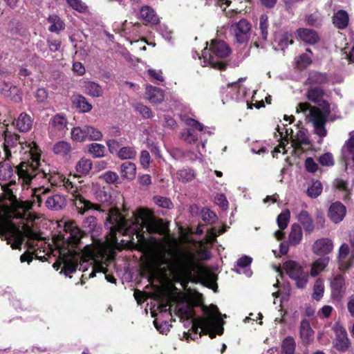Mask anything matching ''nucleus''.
Here are the masks:
<instances>
[{"label": "nucleus", "mask_w": 354, "mask_h": 354, "mask_svg": "<svg viewBox=\"0 0 354 354\" xmlns=\"http://www.w3.org/2000/svg\"><path fill=\"white\" fill-rule=\"evenodd\" d=\"M4 160H9L12 153H19L24 156L23 161L17 167L19 182L22 187H28L32 180L39 178L47 177L44 169L46 165L40 161V150L35 142H23L19 140V136L8 130L3 132Z\"/></svg>", "instance_id": "f257e3e1"}, {"label": "nucleus", "mask_w": 354, "mask_h": 354, "mask_svg": "<svg viewBox=\"0 0 354 354\" xmlns=\"http://www.w3.org/2000/svg\"><path fill=\"white\" fill-rule=\"evenodd\" d=\"M63 185L73 196V204L78 214L83 215L86 212H91L92 216L95 219L105 218V221H128L126 220L127 208L124 203L122 205V209L114 206L106 212L102 209L100 205L85 199L82 196L81 190L75 187L69 179L64 178Z\"/></svg>", "instance_id": "f03ea898"}, {"label": "nucleus", "mask_w": 354, "mask_h": 354, "mask_svg": "<svg viewBox=\"0 0 354 354\" xmlns=\"http://www.w3.org/2000/svg\"><path fill=\"white\" fill-rule=\"evenodd\" d=\"M0 223V238L6 240L7 243L11 245L14 250H20L21 245L26 239H28L26 243L28 249L35 248L31 241H41L44 238L41 233L37 231L39 227L37 223Z\"/></svg>", "instance_id": "7ed1b4c3"}, {"label": "nucleus", "mask_w": 354, "mask_h": 354, "mask_svg": "<svg viewBox=\"0 0 354 354\" xmlns=\"http://www.w3.org/2000/svg\"><path fill=\"white\" fill-rule=\"evenodd\" d=\"M188 127L180 133V138L183 140L189 145L196 147L195 150H188L184 153V158L188 160H201L203 153L205 151L206 140H203L199 133H207L211 134L210 131L205 129L203 125L193 118H187L185 121Z\"/></svg>", "instance_id": "20e7f679"}, {"label": "nucleus", "mask_w": 354, "mask_h": 354, "mask_svg": "<svg viewBox=\"0 0 354 354\" xmlns=\"http://www.w3.org/2000/svg\"><path fill=\"white\" fill-rule=\"evenodd\" d=\"M324 112H322L319 109L313 107L306 102H300L296 107V113H302L306 122L313 124L315 133L320 138L319 142L327 135L325 124L327 114L330 109L328 105L324 107Z\"/></svg>", "instance_id": "39448f33"}, {"label": "nucleus", "mask_w": 354, "mask_h": 354, "mask_svg": "<svg viewBox=\"0 0 354 354\" xmlns=\"http://www.w3.org/2000/svg\"><path fill=\"white\" fill-rule=\"evenodd\" d=\"M231 50L223 41H212L209 49L206 46L202 53L203 66H210L218 69H225V59L230 55Z\"/></svg>", "instance_id": "423d86ee"}, {"label": "nucleus", "mask_w": 354, "mask_h": 354, "mask_svg": "<svg viewBox=\"0 0 354 354\" xmlns=\"http://www.w3.org/2000/svg\"><path fill=\"white\" fill-rule=\"evenodd\" d=\"M277 127V131L279 133L280 139L283 138L288 140H291V147L295 149L304 150L305 148H309L310 142L307 134V130L300 127L298 125L295 126V129H288L286 125L282 124Z\"/></svg>", "instance_id": "0eeeda50"}, {"label": "nucleus", "mask_w": 354, "mask_h": 354, "mask_svg": "<svg viewBox=\"0 0 354 354\" xmlns=\"http://www.w3.org/2000/svg\"><path fill=\"white\" fill-rule=\"evenodd\" d=\"M47 174H48L47 177H43L42 178H47L48 180H49L50 174L48 173H47ZM40 178H37V180L40 179ZM36 180H37V179L34 180L33 181H36ZM33 181L32 182V183L30 185V186L28 187H27L26 186L25 187H23V189H25V188L28 189V188L31 187V193L34 197V199H33L34 202L35 201V198L37 199V203L39 204H40L42 202V201L45 199V204H46V207L48 209H54V210L60 209L66 205V199L62 195L55 194V195L48 196L46 198H45V194L48 192V189L46 188H44L43 187H38V188H32L31 187V185L33 183Z\"/></svg>", "instance_id": "6e6552de"}, {"label": "nucleus", "mask_w": 354, "mask_h": 354, "mask_svg": "<svg viewBox=\"0 0 354 354\" xmlns=\"http://www.w3.org/2000/svg\"><path fill=\"white\" fill-rule=\"evenodd\" d=\"M41 214H36L23 206L9 207L0 205V221H11V219H23L25 221H35L41 219Z\"/></svg>", "instance_id": "1a4fd4ad"}, {"label": "nucleus", "mask_w": 354, "mask_h": 354, "mask_svg": "<svg viewBox=\"0 0 354 354\" xmlns=\"http://www.w3.org/2000/svg\"><path fill=\"white\" fill-rule=\"evenodd\" d=\"M202 310L206 316L194 319L189 330L194 337H199V328H201V331H203L205 328L214 326L216 322V317L220 314L218 307L214 304H210L208 307L203 306Z\"/></svg>", "instance_id": "9d476101"}, {"label": "nucleus", "mask_w": 354, "mask_h": 354, "mask_svg": "<svg viewBox=\"0 0 354 354\" xmlns=\"http://www.w3.org/2000/svg\"><path fill=\"white\" fill-rule=\"evenodd\" d=\"M71 139L77 142L86 140L100 141L103 138L102 132L94 126L86 124L83 127H75L71 131Z\"/></svg>", "instance_id": "9b49d317"}, {"label": "nucleus", "mask_w": 354, "mask_h": 354, "mask_svg": "<svg viewBox=\"0 0 354 354\" xmlns=\"http://www.w3.org/2000/svg\"><path fill=\"white\" fill-rule=\"evenodd\" d=\"M62 223L65 234H58L57 241H62L63 244H66L68 248L71 246L73 249L77 248L84 235L83 231L80 228L73 226L75 223L64 222Z\"/></svg>", "instance_id": "f8f14e48"}, {"label": "nucleus", "mask_w": 354, "mask_h": 354, "mask_svg": "<svg viewBox=\"0 0 354 354\" xmlns=\"http://www.w3.org/2000/svg\"><path fill=\"white\" fill-rule=\"evenodd\" d=\"M283 268L289 277L295 281L297 288H305L308 279V272L304 271L302 266L295 261L289 260L283 263Z\"/></svg>", "instance_id": "ddd939ff"}, {"label": "nucleus", "mask_w": 354, "mask_h": 354, "mask_svg": "<svg viewBox=\"0 0 354 354\" xmlns=\"http://www.w3.org/2000/svg\"><path fill=\"white\" fill-rule=\"evenodd\" d=\"M250 24L246 19H242L231 24L230 32L236 43L244 44L250 39Z\"/></svg>", "instance_id": "4468645a"}, {"label": "nucleus", "mask_w": 354, "mask_h": 354, "mask_svg": "<svg viewBox=\"0 0 354 354\" xmlns=\"http://www.w3.org/2000/svg\"><path fill=\"white\" fill-rule=\"evenodd\" d=\"M331 297L334 300L340 301L346 291V283L344 274H337L330 280Z\"/></svg>", "instance_id": "2eb2a0df"}, {"label": "nucleus", "mask_w": 354, "mask_h": 354, "mask_svg": "<svg viewBox=\"0 0 354 354\" xmlns=\"http://www.w3.org/2000/svg\"><path fill=\"white\" fill-rule=\"evenodd\" d=\"M67 119L62 114H57L50 118L48 124V132L50 137L63 134L67 129Z\"/></svg>", "instance_id": "dca6fc26"}, {"label": "nucleus", "mask_w": 354, "mask_h": 354, "mask_svg": "<svg viewBox=\"0 0 354 354\" xmlns=\"http://www.w3.org/2000/svg\"><path fill=\"white\" fill-rule=\"evenodd\" d=\"M144 97L151 104H158L164 101L165 93L164 91L160 88L147 84Z\"/></svg>", "instance_id": "f3484780"}, {"label": "nucleus", "mask_w": 354, "mask_h": 354, "mask_svg": "<svg viewBox=\"0 0 354 354\" xmlns=\"http://www.w3.org/2000/svg\"><path fill=\"white\" fill-rule=\"evenodd\" d=\"M268 17L265 15H263L260 17L259 19V31L260 35L257 37V39L254 41L253 44L257 48H264L266 44L267 39H268Z\"/></svg>", "instance_id": "a211bd4d"}, {"label": "nucleus", "mask_w": 354, "mask_h": 354, "mask_svg": "<svg viewBox=\"0 0 354 354\" xmlns=\"http://www.w3.org/2000/svg\"><path fill=\"white\" fill-rule=\"evenodd\" d=\"M336 337L334 342L335 348L339 351H346L350 346L346 329L342 326L337 327L335 330Z\"/></svg>", "instance_id": "6ab92c4d"}, {"label": "nucleus", "mask_w": 354, "mask_h": 354, "mask_svg": "<svg viewBox=\"0 0 354 354\" xmlns=\"http://www.w3.org/2000/svg\"><path fill=\"white\" fill-rule=\"evenodd\" d=\"M333 243L328 238H322L317 240L313 245V251L317 255H326L332 252Z\"/></svg>", "instance_id": "aec40b11"}, {"label": "nucleus", "mask_w": 354, "mask_h": 354, "mask_svg": "<svg viewBox=\"0 0 354 354\" xmlns=\"http://www.w3.org/2000/svg\"><path fill=\"white\" fill-rule=\"evenodd\" d=\"M346 214V207L339 201L333 203L328 208V217L333 221H342Z\"/></svg>", "instance_id": "412c9836"}, {"label": "nucleus", "mask_w": 354, "mask_h": 354, "mask_svg": "<svg viewBox=\"0 0 354 354\" xmlns=\"http://www.w3.org/2000/svg\"><path fill=\"white\" fill-rule=\"evenodd\" d=\"M1 92L6 97L15 102H20L22 100L19 88L9 82H3L1 86Z\"/></svg>", "instance_id": "4be33fe9"}, {"label": "nucleus", "mask_w": 354, "mask_h": 354, "mask_svg": "<svg viewBox=\"0 0 354 354\" xmlns=\"http://www.w3.org/2000/svg\"><path fill=\"white\" fill-rule=\"evenodd\" d=\"M82 89L85 94L92 97H102L104 93L102 86L98 83L92 81H84Z\"/></svg>", "instance_id": "5701e85b"}, {"label": "nucleus", "mask_w": 354, "mask_h": 354, "mask_svg": "<svg viewBox=\"0 0 354 354\" xmlns=\"http://www.w3.org/2000/svg\"><path fill=\"white\" fill-rule=\"evenodd\" d=\"M93 196L95 199L99 203L107 205L113 203L111 191L105 187L95 189L93 190Z\"/></svg>", "instance_id": "b1692460"}, {"label": "nucleus", "mask_w": 354, "mask_h": 354, "mask_svg": "<svg viewBox=\"0 0 354 354\" xmlns=\"http://www.w3.org/2000/svg\"><path fill=\"white\" fill-rule=\"evenodd\" d=\"M135 221H163L162 219L156 220L153 212L147 208L139 207L133 212Z\"/></svg>", "instance_id": "393cba45"}, {"label": "nucleus", "mask_w": 354, "mask_h": 354, "mask_svg": "<svg viewBox=\"0 0 354 354\" xmlns=\"http://www.w3.org/2000/svg\"><path fill=\"white\" fill-rule=\"evenodd\" d=\"M189 209L192 216L199 214L203 221H215L216 218V214L207 207H204L199 211V207L196 205H192Z\"/></svg>", "instance_id": "a878e982"}, {"label": "nucleus", "mask_w": 354, "mask_h": 354, "mask_svg": "<svg viewBox=\"0 0 354 354\" xmlns=\"http://www.w3.org/2000/svg\"><path fill=\"white\" fill-rule=\"evenodd\" d=\"M33 120L26 113H21L15 120V126L21 132L29 131L32 126Z\"/></svg>", "instance_id": "bb28decb"}, {"label": "nucleus", "mask_w": 354, "mask_h": 354, "mask_svg": "<svg viewBox=\"0 0 354 354\" xmlns=\"http://www.w3.org/2000/svg\"><path fill=\"white\" fill-rule=\"evenodd\" d=\"M141 18L147 24L156 25L159 23V17L155 11L149 6H145L141 8L140 11Z\"/></svg>", "instance_id": "cd10ccee"}, {"label": "nucleus", "mask_w": 354, "mask_h": 354, "mask_svg": "<svg viewBox=\"0 0 354 354\" xmlns=\"http://www.w3.org/2000/svg\"><path fill=\"white\" fill-rule=\"evenodd\" d=\"M300 337L302 342L309 343L313 339L314 331L310 326V322L307 319H302L299 327Z\"/></svg>", "instance_id": "c85d7f7f"}, {"label": "nucleus", "mask_w": 354, "mask_h": 354, "mask_svg": "<svg viewBox=\"0 0 354 354\" xmlns=\"http://www.w3.org/2000/svg\"><path fill=\"white\" fill-rule=\"evenodd\" d=\"M176 266L182 270L191 271L194 266V255L190 252L183 253Z\"/></svg>", "instance_id": "c756f323"}, {"label": "nucleus", "mask_w": 354, "mask_h": 354, "mask_svg": "<svg viewBox=\"0 0 354 354\" xmlns=\"http://www.w3.org/2000/svg\"><path fill=\"white\" fill-rule=\"evenodd\" d=\"M120 174L123 178L132 180L136 175V166L133 162H125L120 166Z\"/></svg>", "instance_id": "7c9ffc66"}, {"label": "nucleus", "mask_w": 354, "mask_h": 354, "mask_svg": "<svg viewBox=\"0 0 354 354\" xmlns=\"http://www.w3.org/2000/svg\"><path fill=\"white\" fill-rule=\"evenodd\" d=\"M299 37L306 44H313L318 41L319 37L316 32L308 28H301L297 30Z\"/></svg>", "instance_id": "2f4dec72"}, {"label": "nucleus", "mask_w": 354, "mask_h": 354, "mask_svg": "<svg viewBox=\"0 0 354 354\" xmlns=\"http://www.w3.org/2000/svg\"><path fill=\"white\" fill-rule=\"evenodd\" d=\"M245 80V77L239 78L238 82H232L229 84L228 89H230V92L231 91H236L235 96H232V99H235L236 100H241L245 97L246 89L245 87L241 86V83Z\"/></svg>", "instance_id": "473e14b6"}, {"label": "nucleus", "mask_w": 354, "mask_h": 354, "mask_svg": "<svg viewBox=\"0 0 354 354\" xmlns=\"http://www.w3.org/2000/svg\"><path fill=\"white\" fill-rule=\"evenodd\" d=\"M348 15L343 10H338L333 16V24L339 29L345 28L348 24Z\"/></svg>", "instance_id": "72a5a7b5"}, {"label": "nucleus", "mask_w": 354, "mask_h": 354, "mask_svg": "<svg viewBox=\"0 0 354 354\" xmlns=\"http://www.w3.org/2000/svg\"><path fill=\"white\" fill-rule=\"evenodd\" d=\"M292 43L291 34L288 32L280 33L275 36L274 45H277L278 49L283 50L287 48L289 44Z\"/></svg>", "instance_id": "f704fd0d"}, {"label": "nucleus", "mask_w": 354, "mask_h": 354, "mask_svg": "<svg viewBox=\"0 0 354 354\" xmlns=\"http://www.w3.org/2000/svg\"><path fill=\"white\" fill-rule=\"evenodd\" d=\"M302 239L301 227L298 223H294L291 227V231L289 234V243L292 245H296Z\"/></svg>", "instance_id": "c9c22d12"}, {"label": "nucleus", "mask_w": 354, "mask_h": 354, "mask_svg": "<svg viewBox=\"0 0 354 354\" xmlns=\"http://www.w3.org/2000/svg\"><path fill=\"white\" fill-rule=\"evenodd\" d=\"M324 95L325 93L321 88L315 87L308 89L306 96L310 101L320 104L321 102L325 103L324 100Z\"/></svg>", "instance_id": "e433bc0d"}, {"label": "nucleus", "mask_w": 354, "mask_h": 354, "mask_svg": "<svg viewBox=\"0 0 354 354\" xmlns=\"http://www.w3.org/2000/svg\"><path fill=\"white\" fill-rule=\"evenodd\" d=\"M71 144L64 140L57 142L53 147L54 153L62 157L67 156L71 152Z\"/></svg>", "instance_id": "4c0bfd02"}, {"label": "nucleus", "mask_w": 354, "mask_h": 354, "mask_svg": "<svg viewBox=\"0 0 354 354\" xmlns=\"http://www.w3.org/2000/svg\"><path fill=\"white\" fill-rule=\"evenodd\" d=\"M330 259L328 257H323L317 259L312 266L310 274L312 276L315 277L319 274L320 272L328 264Z\"/></svg>", "instance_id": "58836bf2"}, {"label": "nucleus", "mask_w": 354, "mask_h": 354, "mask_svg": "<svg viewBox=\"0 0 354 354\" xmlns=\"http://www.w3.org/2000/svg\"><path fill=\"white\" fill-rule=\"evenodd\" d=\"M74 105L82 113L89 112L92 109V104H90L86 98L82 95H78L74 97L73 101Z\"/></svg>", "instance_id": "ea45409f"}, {"label": "nucleus", "mask_w": 354, "mask_h": 354, "mask_svg": "<svg viewBox=\"0 0 354 354\" xmlns=\"http://www.w3.org/2000/svg\"><path fill=\"white\" fill-rule=\"evenodd\" d=\"M137 151L134 147L126 146L121 147L117 151L118 157L121 160L134 159L136 157Z\"/></svg>", "instance_id": "a19ab883"}, {"label": "nucleus", "mask_w": 354, "mask_h": 354, "mask_svg": "<svg viewBox=\"0 0 354 354\" xmlns=\"http://www.w3.org/2000/svg\"><path fill=\"white\" fill-rule=\"evenodd\" d=\"M92 167V161L90 159L82 158L76 164L75 169L77 173L86 175L91 171Z\"/></svg>", "instance_id": "79ce46f5"}, {"label": "nucleus", "mask_w": 354, "mask_h": 354, "mask_svg": "<svg viewBox=\"0 0 354 354\" xmlns=\"http://www.w3.org/2000/svg\"><path fill=\"white\" fill-rule=\"evenodd\" d=\"M48 21L50 24L48 28L50 32H59L64 29L65 24L58 16L55 15H50Z\"/></svg>", "instance_id": "37998d69"}, {"label": "nucleus", "mask_w": 354, "mask_h": 354, "mask_svg": "<svg viewBox=\"0 0 354 354\" xmlns=\"http://www.w3.org/2000/svg\"><path fill=\"white\" fill-rule=\"evenodd\" d=\"M88 152L93 157V158H102L104 156V153L106 151L105 146L99 144L97 142H93L87 146Z\"/></svg>", "instance_id": "c03bdc74"}, {"label": "nucleus", "mask_w": 354, "mask_h": 354, "mask_svg": "<svg viewBox=\"0 0 354 354\" xmlns=\"http://www.w3.org/2000/svg\"><path fill=\"white\" fill-rule=\"evenodd\" d=\"M349 252H350V248L346 243H343L339 249V255H338L339 265V268L342 269L346 270V269H348V268L350 267L349 263H346L344 264L343 262L345 260V259L347 257V256L348 255Z\"/></svg>", "instance_id": "a18cd8bd"}, {"label": "nucleus", "mask_w": 354, "mask_h": 354, "mask_svg": "<svg viewBox=\"0 0 354 354\" xmlns=\"http://www.w3.org/2000/svg\"><path fill=\"white\" fill-rule=\"evenodd\" d=\"M111 224H120V225H118V228L119 229H124V232L123 233V235H126L127 234V227L130 226V224H133V225H136V226H138L140 225V227H148V225L149 226L150 225H157V224H161L162 225L163 227L165 228H167L169 227V223H126V222H124V223H111Z\"/></svg>", "instance_id": "49530a36"}, {"label": "nucleus", "mask_w": 354, "mask_h": 354, "mask_svg": "<svg viewBox=\"0 0 354 354\" xmlns=\"http://www.w3.org/2000/svg\"><path fill=\"white\" fill-rule=\"evenodd\" d=\"M77 266V262L75 260L64 259L61 273L68 276L76 271Z\"/></svg>", "instance_id": "de8ad7c7"}, {"label": "nucleus", "mask_w": 354, "mask_h": 354, "mask_svg": "<svg viewBox=\"0 0 354 354\" xmlns=\"http://www.w3.org/2000/svg\"><path fill=\"white\" fill-rule=\"evenodd\" d=\"M283 354H294L295 350V342L293 337L288 336L286 337L281 346Z\"/></svg>", "instance_id": "09e8293b"}, {"label": "nucleus", "mask_w": 354, "mask_h": 354, "mask_svg": "<svg viewBox=\"0 0 354 354\" xmlns=\"http://www.w3.org/2000/svg\"><path fill=\"white\" fill-rule=\"evenodd\" d=\"M176 176L178 179L183 183L192 181L195 177L194 172L190 169H180L178 171Z\"/></svg>", "instance_id": "8fccbe9b"}, {"label": "nucleus", "mask_w": 354, "mask_h": 354, "mask_svg": "<svg viewBox=\"0 0 354 354\" xmlns=\"http://www.w3.org/2000/svg\"><path fill=\"white\" fill-rule=\"evenodd\" d=\"M153 201L156 205L162 208L171 209L174 207L171 201L167 197L156 196L153 198Z\"/></svg>", "instance_id": "3c124183"}, {"label": "nucleus", "mask_w": 354, "mask_h": 354, "mask_svg": "<svg viewBox=\"0 0 354 354\" xmlns=\"http://www.w3.org/2000/svg\"><path fill=\"white\" fill-rule=\"evenodd\" d=\"M133 107H134L135 111H137L138 113H139L142 116L143 118L149 119V118H152V116H153L152 111L147 106L144 105L140 103H138V104H136Z\"/></svg>", "instance_id": "603ef678"}, {"label": "nucleus", "mask_w": 354, "mask_h": 354, "mask_svg": "<svg viewBox=\"0 0 354 354\" xmlns=\"http://www.w3.org/2000/svg\"><path fill=\"white\" fill-rule=\"evenodd\" d=\"M322 192V183L317 180L312 183V185L308 188L307 193L311 198H316L321 194Z\"/></svg>", "instance_id": "864d4df0"}, {"label": "nucleus", "mask_w": 354, "mask_h": 354, "mask_svg": "<svg viewBox=\"0 0 354 354\" xmlns=\"http://www.w3.org/2000/svg\"><path fill=\"white\" fill-rule=\"evenodd\" d=\"M275 136H276V138L278 140V141H280V143L272 151V156H273V157L277 158L278 153H284L286 151V145L288 144V140L286 138H283L280 139L279 133H278V135H277L275 133Z\"/></svg>", "instance_id": "5fc2aeb1"}, {"label": "nucleus", "mask_w": 354, "mask_h": 354, "mask_svg": "<svg viewBox=\"0 0 354 354\" xmlns=\"http://www.w3.org/2000/svg\"><path fill=\"white\" fill-rule=\"evenodd\" d=\"M66 1L73 9L80 12H86L87 11L86 5L81 0H66Z\"/></svg>", "instance_id": "6e6d98bb"}, {"label": "nucleus", "mask_w": 354, "mask_h": 354, "mask_svg": "<svg viewBox=\"0 0 354 354\" xmlns=\"http://www.w3.org/2000/svg\"><path fill=\"white\" fill-rule=\"evenodd\" d=\"M214 201L223 210H226L228 208L229 203L223 194H216L214 196Z\"/></svg>", "instance_id": "4d7b16f0"}, {"label": "nucleus", "mask_w": 354, "mask_h": 354, "mask_svg": "<svg viewBox=\"0 0 354 354\" xmlns=\"http://www.w3.org/2000/svg\"><path fill=\"white\" fill-rule=\"evenodd\" d=\"M312 62L311 58L307 54L301 55L296 60L297 67L299 68H305Z\"/></svg>", "instance_id": "13d9d810"}, {"label": "nucleus", "mask_w": 354, "mask_h": 354, "mask_svg": "<svg viewBox=\"0 0 354 354\" xmlns=\"http://www.w3.org/2000/svg\"><path fill=\"white\" fill-rule=\"evenodd\" d=\"M100 178L109 184L116 183L119 179L118 175L112 171H106L100 176Z\"/></svg>", "instance_id": "bf43d9fd"}, {"label": "nucleus", "mask_w": 354, "mask_h": 354, "mask_svg": "<svg viewBox=\"0 0 354 354\" xmlns=\"http://www.w3.org/2000/svg\"><path fill=\"white\" fill-rule=\"evenodd\" d=\"M313 290V299L317 301L319 300L322 297L324 290L322 282L319 280H317L314 284Z\"/></svg>", "instance_id": "052dcab7"}, {"label": "nucleus", "mask_w": 354, "mask_h": 354, "mask_svg": "<svg viewBox=\"0 0 354 354\" xmlns=\"http://www.w3.org/2000/svg\"><path fill=\"white\" fill-rule=\"evenodd\" d=\"M319 162L322 166H333L334 165L333 157L331 153H326L319 157Z\"/></svg>", "instance_id": "680f3d73"}, {"label": "nucleus", "mask_w": 354, "mask_h": 354, "mask_svg": "<svg viewBox=\"0 0 354 354\" xmlns=\"http://www.w3.org/2000/svg\"><path fill=\"white\" fill-rule=\"evenodd\" d=\"M346 149L348 157L350 158L354 162V131L351 133L350 138L346 142Z\"/></svg>", "instance_id": "e2e57ef3"}, {"label": "nucleus", "mask_w": 354, "mask_h": 354, "mask_svg": "<svg viewBox=\"0 0 354 354\" xmlns=\"http://www.w3.org/2000/svg\"><path fill=\"white\" fill-rule=\"evenodd\" d=\"M150 162L151 156L149 153L146 150L142 151L140 156V163L141 166L144 169H147L150 165Z\"/></svg>", "instance_id": "0e129e2a"}, {"label": "nucleus", "mask_w": 354, "mask_h": 354, "mask_svg": "<svg viewBox=\"0 0 354 354\" xmlns=\"http://www.w3.org/2000/svg\"><path fill=\"white\" fill-rule=\"evenodd\" d=\"M326 77L324 74L314 72L311 73L309 76V80L312 83L321 84L326 81Z\"/></svg>", "instance_id": "69168bd1"}, {"label": "nucleus", "mask_w": 354, "mask_h": 354, "mask_svg": "<svg viewBox=\"0 0 354 354\" xmlns=\"http://www.w3.org/2000/svg\"><path fill=\"white\" fill-rule=\"evenodd\" d=\"M158 31L162 35V37L167 41H170L172 38V31L169 29V28L165 25H160L158 28Z\"/></svg>", "instance_id": "338daca9"}, {"label": "nucleus", "mask_w": 354, "mask_h": 354, "mask_svg": "<svg viewBox=\"0 0 354 354\" xmlns=\"http://www.w3.org/2000/svg\"><path fill=\"white\" fill-rule=\"evenodd\" d=\"M180 314L187 319H191L194 316V306L191 305H187L185 308H179Z\"/></svg>", "instance_id": "774afa93"}]
</instances>
